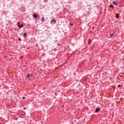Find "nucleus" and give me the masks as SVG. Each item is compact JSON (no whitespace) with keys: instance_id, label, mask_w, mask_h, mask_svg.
<instances>
[{"instance_id":"obj_1","label":"nucleus","mask_w":124,"mask_h":124,"mask_svg":"<svg viewBox=\"0 0 124 124\" xmlns=\"http://www.w3.org/2000/svg\"><path fill=\"white\" fill-rule=\"evenodd\" d=\"M53 22V24H56V23H57V21L55 19H52V20H51V24Z\"/></svg>"},{"instance_id":"obj_2","label":"nucleus","mask_w":124,"mask_h":124,"mask_svg":"<svg viewBox=\"0 0 124 124\" xmlns=\"http://www.w3.org/2000/svg\"><path fill=\"white\" fill-rule=\"evenodd\" d=\"M100 110V108H96L95 109L96 112H99Z\"/></svg>"},{"instance_id":"obj_3","label":"nucleus","mask_w":124,"mask_h":124,"mask_svg":"<svg viewBox=\"0 0 124 124\" xmlns=\"http://www.w3.org/2000/svg\"><path fill=\"white\" fill-rule=\"evenodd\" d=\"M33 18H35L36 19V18H37V17H38V16H37V15H34L32 16Z\"/></svg>"},{"instance_id":"obj_4","label":"nucleus","mask_w":124,"mask_h":124,"mask_svg":"<svg viewBox=\"0 0 124 124\" xmlns=\"http://www.w3.org/2000/svg\"><path fill=\"white\" fill-rule=\"evenodd\" d=\"M41 21L43 23H44V22L45 21V18H44V17H42Z\"/></svg>"},{"instance_id":"obj_5","label":"nucleus","mask_w":124,"mask_h":124,"mask_svg":"<svg viewBox=\"0 0 124 124\" xmlns=\"http://www.w3.org/2000/svg\"><path fill=\"white\" fill-rule=\"evenodd\" d=\"M19 29H21V28H23L24 27V24H21L20 25L18 26Z\"/></svg>"},{"instance_id":"obj_6","label":"nucleus","mask_w":124,"mask_h":124,"mask_svg":"<svg viewBox=\"0 0 124 124\" xmlns=\"http://www.w3.org/2000/svg\"><path fill=\"white\" fill-rule=\"evenodd\" d=\"M113 4H114V5H116V6H118V3H116V1H113Z\"/></svg>"},{"instance_id":"obj_7","label":"nucleus","mask_w":124,"mask_h":124,"mask_svg":"<svg viewBox=\"0 0 124 124\" xmlns=\"http://www.w3.org/2000/svg\"><path fill=\"white\" fill-rule=\"evenodd\" d=\"M23 35H24V36L25 37H27V33H23Z\"/></svg>"},{"instance_id":"obj_8","label":"nucleus","mask_w":124,"mask_h":124,"mask_svg":"<svg viewBox=\"0 0 124 124\" xmlns=\"http://www.w3.org/2000/svg\"><path fill=\"white\" fill-rule=\"evenodd\" d=\"M115 18H119V16L117 14L116 15Z\"/></svg>"},{"instance_id":"obj_9","label":"nucleus","mask_w":124,"mask_h":124,"mask_svg":"<svg viewBox=\"0 0 124 124\" xmlns=\"http://www.w3.org/2000/svg\"><path fill=\"white\" fill-rule=\"evenodd\" d=\"M118 88H121L122 87V85H118Z\"/></svg>"},{"instance_id":"obj_10","label":"nucleus","mask_w":124,"mask_h":124,"mask_svg":"<svg viewBox=\"0 0 124 124\" xmlns=\"http://www.w3.org/2000/svg\"><path fill=\"white\" fill-rule=\"evenodd\" d=\"M47 1H48V0H44V2H45V3L47 2Z\"/></svg>"},{"instance_id":"obj_11","label":"nucleus","mask_w":124,"mask_h":124,"mask_svg":"<svg viewBox=\"0 0 124 124\" xmlns=\"http://www.w3.org/2000/svg\"><path fill=\"white\" fill-rule=\"evenodd\" d=\"M27 78H30V75H28L27 76Z\"/></svg>"},{"instance_id":"obj_12","label":"nucleus","mask_w":124,"mask_h":124,"mask_svg":"<svg viewBox=\"0 0 124 124\" xmlns=\"http://www.w3.org/2000/svg\"><path fill=\"white\" fill-rule=\"evenodd\" d=\"M19 25H20V22H19L18 23V24H17L18 27H19Z\"/></svg>"},{"instance_id":"obj_13","label":"nucleus","mask_w":124,"mask_h":124,"mask_svg":"<svg viewBox=\"0 0 124 124\" xmlns=\"http://www.w3.org/2000/svg\"><path fill=\"white\" fill-rule=\"evenodd\" d=\"M25 96L22 97V99H25Z\"/></svg>"},{"instance_id":"obj_14","label":"nucleus","mask_w":124,"mask_h":124,"mask_svg":"<svg viewBox=\"0 0 124 124\" xmlns=\"http://www.w3.org/2000/svg\"><path fill=\"white\" fill-rule=\"evenodd\" d=\"M70 26H73V24L72 23H70Z\"/></svg>"},{"instance_id":"obj_15","label":"nucleus","mask_w":124,"mask_h":124,"mask_svg":"<svg viewBox=\"0 0 124 124\" xmlns=\"http://www.w3.org/2000/svg\"><path fill=\"white\" fill-rule=\"evenodd\" d=\"M18 40H21V38H18Z\"/></svg>"},{"instance_id":"obj_16","label":"nucleus","mask_w":124,"mask_h":124,"mask_svg":"<svg viewBox=\"0 0 124 124\" xmlns=\"http://www.w3.org/2000/svg\"><path fill=\"white\" fill-rule=\"evenodd\" d=\"M114 34V33H112L111 34V36H113V35Z\"/></svg>"},{"instance_id":"obj_17","label":"nucleus","mask_w":124,"mask_h":124,"mask_svg":"<svg viewBox=\"0 0 124 124\" xmlns=\"http://www.w3.org/2000/svg\"><path fill=\"white\" fill-rule=\"evenodd\" d=\"M24 110H26V108H24Z\"/></svg>"},{"instance_id":"obj_18","label":"nucleus","mask_w":124,"mask_h":124,"mask_svg":"<svg viewBox=\"0 0 124 124\" xmlns=\"http://www.w3.org/2000/svg\"><path fill=\"white\" fill-rule=\"evenodd\" d=\"M58 46H60V44H58Z\"/></svg>"},{"instance_id":"obj_19","label":"nucleus","mask_w":124,"mask_h":124,"mask_svg":"<svg viewBox=\"0 0 124 124\" xmlns=\"http://www.w3.org/2000/svg\"><path fill=\"white\" fill-rule=\"evenodd\" d=\"M88 13H90V12H88Z\"/></svg>"}]
</instances>
